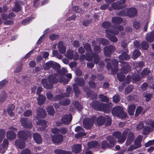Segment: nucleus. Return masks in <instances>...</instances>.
I'll return each mask as SVG.
<instances>
[{
    "label": "nucleus",
    "mask_w": 154,
    "mask_h": 154,
    "mask_svg": "<svg viewBox=\"0 0 154 154\" xmlns=\"http://www.w3.org/2000/svg\"><path fill=\"white\" fill-rule=\"evenodd\" d=\"M67 72V70L65 68H62L61 70L59 71L58 72V75L54 76L53 75H50L48 77V79H43L42 80V83L43 86L46 88L51 89L52 88V84L59 81L60 82H65L63 84L67 83L68 81L66 80L65 78L62 76Z\"/></svg>",
    "instance_id": "1"
},
{
    "label": "nucleus",
    "mask_w": 154,
    "mask_h": 154,
    "mask_svg": "<svg viewBox=\"0 0 154 154\" xmlns=\"http://www.w3.org/2000/svg\"><path fill=\"white\" fill-rule=\"evenodd\" d=\"M128 133H129V136L126 143V144L128 145L130 144L133 141L134 138V136L133 133L130 132L129 130L124 131L122 136H121V133L119 132L114 133L113 135L116 138L118 139V142L120 143H122L124 142L126 139L127 134Z\"/></svg>",
    "instance_id": "2"
},
{
    "label": "nucleus",
    "mask_w": 154,
    "mask_h": 154,
    "mask_svg": "<svg viewBox=\"0 0 154 154\" xmlns=\"http://www.w3.org/2000/svg\"><path fill=\"white\" fill-rule=\"evenodd\" d=\"M18 136L19 139L16 140L15 145L20 149L23 148L25 146V144L22 139L27 141V140L31 138V134L28 132L21 131L19 132Z\"/></svg>",
    "instance_id": "3"
},
{
    "label": "nucleus",
    "mask_w": 154,
    "mask_h": 154,
    "mask_svg": "<svg viewBox=\"0 0 154 154\" xmlns=\"http://www.w3.org/2000/svg\"><path fill=\"white\" fill-rule=\"evenodd\" d=\"M46 115V112L44 109L42 108L38 109L37 111V114L35 119L37 125L43 126L44 127L46 126L47 122L44 120L40 119L45 117Z\"/></svg>",
    "instance_id": "4"
},
{
    "label": "nucleus",
    "mask_w": 154,
    "mask_h": 154,
    "mask_svg": "<svg viewBox=\"0 0 154 154\" xmlns=\"http://www.w3.org/2000/svg\"><path fill=\"white\" fill-rule=\"evenodd\" d=\"M112 115L115 116L124 118L126 116V113L123 112L122 108L120 106L114 108L112 112Z\"/></svg>",
    "instance_id": "5"
},
{
    "label": "nucleus",
    "mask_w": 154,
    "mask_h": 154,
    "mask_svg": "<svg viewBox=\"0 0 154 154\" xmlns=\"http://www.w3.org/2000/svg\"><path fill=\"white\" fill-rule=\"evenodd\" d=\"M97 123L98 125H103L104 122L106 123V125H109L111 121L110 118L107 116L105 117L100 116L97 118L96 120Z\"/></svg>",
    "instance_id": "6"
},
{
    "label": "nucleus",
    "mask_w": 154,
    "mask_h": 154,
    "mask_svg": "<svg viewBox=\"0 0 154 154\" xmlns=\"http://www.w3.org/2000/svg\"><path fill=\"white\" fill-rule=\"evenodd\" d=\"M124 67L121 70V73L117 75V78L120 81H123L125 78V76L123 74H126L130 71V67L129 65H127L126 64L124 65Z\"/></svg>",
    "instance_id": "7"
},
{
    "label": "nucleus",
    "mask_w": 154,
    "mask_h": 154,
    "mask_svg": "<svg viewBox=\"0 0 154 154\" xmlns=\"http://www.w3.org/2000/svg\"><path fill=\"white\" fill-rule=\"evenodd\" d=\"M65 56L69 59L73 58L74 60L78 59L79 57L77 53L74 52L70 49H68L67 50L66 53L65 54Z\"/></svg>",
    "instance_id": "8"
},
{
    "label": "nucleus",
    "mask_w": 154,
    "mask_h": 154,
    "mask_svg": "<svg viewBox=\"0 0 154 154\" xmlns=\"http://www.w3.org/2000/svg\"><path fill=\"white\" fill-rule=\"evenodd\" d=\"M91 54L89 53H87L85 57V59L86 60L90 61L92 59L93 57H94V62L95 63H97L99 60V58L98 55L97 54H92L90 52Z\"/></svg>",
    "instance_id": "9"
},
{
    "label": "nucleus",
    "mask_w": 154,
    "mask_h": 154,
    "mask_svg": "<svg viewBox=\"0 0 154 154\" xmlns=\"http://www.w3.org/2000/svg\"><path fill=\"white\" fill-rule=\"evenodd\" d=\"M14 16V14L13 13H10L9 14L8 17L7 15L6 14H3L2 15V17L3 20L5 21V24L11 25L12 24L13 21L12 20H9L8 19V18L10 19H12L13 17Z\"/></svg>",
    "instance_id": "10"
},
{
    "label": "nucleus",
    "mask_w": 154,
    "mask_h": 154,
    "mask_svg": "<svg viewBox=\"0 0 154 154\" xmlns=\"http://www.w3.org/2000/svg\"><path fill=\"white\" fill-rule=\"evenodd\" d=\"M10 131H8L7 133V137L10 140L15 139L16 137V135L14 131H16V129L13 127L10 128Z\"/></svg>",
    "instance_id": "11"
},
{
    "label": "nucleus",
    "mask_w": 154,
    "mask_h": 154,
    "mask_svg": "<svg viewBox=\"0 0 154 154\" xmlns=\"http://www.w3.org/2000/svg\"><path fill=\"white\" fill-rule=\"evenodd\" d=\"M142 137L140 136H139L136 139L135 141V146L131 145L130 146L129 149L130 150L135 149L140 146V143L141 142Z\"/></svg>",
    "instance_id": "12"
},
{
    "label": "nucleus",
    "mask_w": 154,
    "mask_h": 154,
    "mask_svg": "<svg viewBox=\"0 0 154 154\" xmlns=\"http://www.w3.org/2000/svg\"><path fill=\"white\" fill-rule=\"evenodd\" d=\"M93 123V120L92 119H85L83 122L84 126L86 129H89L91 128Z\"/></svg>",
    "instance_id": "13"
},
{
    "label": "nucleus",
    "mask_w": 154,
    "mask_h": 154,
    "mask_svg": "<svg viewBox=\"0 0 154 154\" xmlns=\"http://www.w3.org/2000/svg\"><path fill=\"white\" fill-rule=\"evenodd\" d=\"M20 122L23 127L25 128H29L32 127V122L26 118H23L21 119Z\"/></svg>",
    "instance_id": "14"
},
{
    "label": "nucleus",
    "mask_w": 154,
    "mask_h": 154,
    "mask_svg": "<svg viewBox=\"0 0 154 154\" xmlns=\"http://www.w3.org/2000/svg\"><path fill=\"white\" fill-rule=\"evenodd\" d=\"M75 131L78 132V133L75 135V137H80L82 136H85L86 135V133L84 132V129L80 126L77 127L75 128Z\"/></svg>",
    "instance_id": "15"
},
{
    "label": "nucleus",
    "mask_w": 154,
    "mask_h": 154,
    "mask_svg": "<svg viewBox=\"0 0 154 154\" xmlns=\"http://www.w3.org/2000/svg\"><path fill=\"white\" fill-rule=\"evenodd\" d=\"M72 119V116L70 114L63 116L61 119V122L63 123L68 125Z\"/></svg>",
    "instance_id": "16"
},
{
    "label": "nucleus",
    "mask_w": 154,
    "mask_h": 154,
    "mask_svg": "<svg viewBox=\"0 0 154 154\" xmlns=\"http://www.w3.org/2000/svg\"><path fill=\"white\" fill-rule=\"evenodd\" d=\"M102 26L103 28L107 29L105 30V31H106V30H108L109 33H112V34H116L118 33V32L117 30H115V31L114 30L111 31L108 29L110 27V24L108 22H104L102 24Z\"/></svg>",
    "instance_id": "17"
},
{
    "label": "nucleus",
    "mask_w": 154,
    "mask_h": 154,
    "mask_svg": "<svg viewBox=\"0 0 154 154\" xmlns=\"http://www.w3.org/2000/svg\"><path fill=\"white\" fill-rule=\"evenodd\" d=\"M8 143V140L7 139H5L4 140L3 145L0 146V152L1 153H3L5 152L7 149Z\"/></svg>",
    "instance_id": "18"
},
{
    "label": "nucleus",
    "mask_w": 154,
    "mask_h": 154,
    "mask_svg": "<svg viewBox=\"0 0 154 154\" xmlns=\"http://www.w3.org/2000/svg\"><path fill=\"white\" fill-rule=\"evenodd\" d=\"M104 54L106 56H109L111 52L115 50L113 46H111L109 47H106L104 49Z\"/></svg>",
    "instance_id": "19"
},
{
    "label": "nucleus",
    "mask_w": 154,
    "mask_h": 154,
    "mask_svg": "<svg viewBox=\"0 0 154 154\" xmlns=\"http://www.w3.org/2000/svg\"><path fill=\"white\" fill-rule=\"evenodd\" d=\"M63 137L62 135L59 134L55 136L52 137L53 142L58 143L62 141L63 140Z\"/></svg>",
    "instance_id": "20"
},
{
    "label": "nucleus",
    "mask_w": 154,
    "mask_h": 154,
    "mask_svg": "<svg viewBox=\"0 0 154 154\" xmlns=\"http://www.w3.org/2000/svg\"><path fill=\"white\" fill-rule=\"evenodd\" d=\"M57 97L58 99H61L59 101L60 103L64 106H66L68 105L70 103V100L68 99L63 98H61V97L60 96H57Z\"/></svg>",
    "instance_id": "21"
},
{
    "label": "nucleus",
    "mask_w": 154,
    "mask_h": 154,
    "mask_svg": "<svg viewBox=\"0 0 154 154\" xmlns=\"http://www.w3.org/2000/svg\"><path fill=\"white\" fill-rule=\"evenodd\" d=\"M127 14L130 17H133L137 14V10L134 8H131L128 10Z\"/></svg>",
    "instance_id": "22"
},
{
    "label": "nucleus",
    "mask_w": 154,
    "mask_h": 154,
    "mask_svg": "<svg viewBox=\"0 0 154 154\" xmlns=\"http://www.w3.org/2000/svg\"><path fill=\"white\" fill-rule=\"evenodd\" d=\"M106 36L109 38V39L112 41L114 42H116L117 41V38L116 36L113 35H110V33H109V30H106Z\"/></svg>",
    "instance_id": "23"
},
{
    "label": "nucleus",
    "mask_w": 154,
    "mask_h": 154,
    "mask_svg": "<svg viewBox=\"0 0 154 154\" xmlns=\"http://www.w3.org/2000/svg\"><path fill=\"white\" fill-rule=\"evenodd\" d=\"M125 53H123L122 55H120L119 56V58L120 60H127L130 58V56L129 55L127 54L126 52L128 51V50L127 49H125Z\"/></svg>",
    "instance_id": "24"
},
{
    "label": "nucleus",
    "mask_w": 154,
    "mask_h": 154,
    "mask_svg": "<svg viewBox=\"0 0 154 154\" xmlns=\"http://www.w3.org/2000/svg\"><path fill=\"white\" fill-rule=\"evenodd\" d=\"M58 48L60 53L63 54L66 51L65 46L64 45L62 42H60L58 44Z\"/></svg>",
    "instance_id": "25"
},
{
    "label": "nucleus",
    "mask_w": 154,
    "mask_h": 154,
    "mask_svg": "<svg viewBox=\"0 0 154 154\" xmlns=\"http://www.w3.org/2000/svg\"><path fill=\"white\" fill-rule=\"evenodd\" d=\"M125 0H120L119 2H117V3H118V4L116 3H113L112 4V8L115 9H121L122 8L120 5L122 3H125Z\"/></svg>",
    "instance_id": "26"
},
{
    "label": "nucleus",
    "mask_w": 154,
    "mask_h": 154,
    "mask_svg": "<svg viewBox=\"0 0 154 154\" xmlns=\"http://www.w3.org/2000/svg\"><path fill=\"white\" fill-rule=\"evenodd\" d=\"M33 139L35 142L38 143H40L42 141L41 136L37 133H35L33 136Z\"/></svg>",
    "instance_id": "27"
},
{
    "label": "nucleus",
    "mask_w": 154,
    "mask_h": 154,
    "mask_svg": "<svg viewBox=\"0 0 154 154\" xmlns=\"http://www.w3.org/2000/svg\"><path fill=\"white\" fill-rule=\"evenodd\" d=\"M135 108V106L134 105H131L128 106V112L130 115H132L134 114Z\"/></svg>",
    "instance_id": "28"
},
{
    "label": "nucleus",
    "mask_w": 154,
    "mask_h": 154,
    "mask_svg": "<svg viewBox=\"0 0 154 154\" xmlns=\"http://www.w3.org/2000/svg\"><path fill=\"white\" fill-rule=\"evenodd\" d=\"M46 97L45 96L39 95L37 98V101L38 104L41 105L45 101Z\"/></svg>",
    "instance_id": "29"
},
{
    "label": "nucleus",
    "mask_w": 154,
    "mask_h": 154,
    "mask_svg": "<svg viewBox=\"0 0 154 154\" xmlns=\"http://www.w3.org/2000/svg\"><path fill=\"white\" fill-rule=\"evenodd\" d=\"M81 149V145L80 144L75 145L72 148L73 152L75 153H78Z\"/></svg>",
    "instance_id": "30"
},
{
    "label": "nucleus",
    "mask_w": 154,
    "mask_h": 154,
    "mask_svg": "<svg viewBox=\"0 0 154 154\" xmlns=\"http://www.w3.org/2000/svg\"><path fill=\"white\" fill-rule=\"evenodd\" d=\"M146 40L149 42H151L154 41V34H147L146 37Z\"/></svg>",
    "instance_id": "31"
},
{
    "label": "nucleus",
    "mask_w": 154,
    "mask_h": 154,
    "mask_svg": "<svg viewBox=\"0 0 154 154\" xmlns=\"http://www.w3.org/2000/svg\"><path fill=\"white\" fill-rule=\"evenodd\" d=\"M15 106L14 105L11 104L8 107V112L9 115L11 116H12L14 115V113L12 111L14 110Z\"/></svg>",
    "instance_id": "32"
},
{
    "label": "nucleus",
    "mask_w": 154,
    "mask_h": 154,
    "mask_svg": "<svg viewBox=\"0 0 154 154\" xmlns=\"http://www.w3.org/2000/svg\"><path fill=\"white\" fill-rule=\"evenodd\" d=\"M47 111L48 114L53 116L54 113V110L53 106H48L46 109Z\"/></svg>",
    "instance_id": "33"
},
{
    "label": "nucleus",
    "mask_w": 154,
    "mask_h": 154,
    "mask_svg": "<svg viewBox=\"0 0 154 154\" xmlns=\"http://www.w3.org/2000/svg\"><path fill=\"white\" fill-rule=\"evenodd\" d=\"M54 152L56 154H71V153L70 152H66L60 149L55 150Z\"/></svg>",
    "instance_id": "34"
},
{
    "label": "nucleus",
    "mask_w": 154,
    "mask_h": 154,
    "mask_svg": "<svg viewBox=\"0 0 154 154\" xmlns=\"http://www.w3.org/2000/svg\"><path fill=\"white\" fill-rule=\"evenodd\" d=\"M122 21V19L120 17H114L112 19V22L115 24L121 23Z\"/></svg>",
    "instance_id": "35"
},
{
    "label": "nucleus",
    "mask_w": 154,
    "mask_h": 154,
    "mask_svg": "<svg viewBox=\"0 0 154 154\" xmlns=\"http://www.w3.org/2000/svg\"><path fill=\"white\" fill-rule=\"evenodd\" d=\"M107 139L111 145V147L113 146L115 144L116 142L112 137L110 136H108L107 137Z\"/></svg>",
    "instance_id": "36"
},
{
    "label": "nucleus",
    "mask_w": 154,
    "mask_h": 154,
    "mask_svg": "<svg viewBox=\"0 0 154 154\" xmlns=\"http://www.w3.org/2000/svg\"><path fill=\"white\" fill-rule=\"evenodd\" d=\"M54 63L52 61H50L45 63L44 66V68L45 69H50V67H52Z\"/></svg>",
    "instance_id": "37"
},
{
    "label": "nucleus",
    "mask_w": 154,
    "mask_h": 154,
    "mask_svg": "<svg viewBox=\"0 0 154 154\" xmlns=\"http://www.w3.org/2000/svg\"><path fill=\"white\" fill-rule=\"evenodd\" d=\"M92 45L94 47V49L95 51L97 53L100 52V48L98 45H96V42L94 41H93L92 42Z\"/></svg>",
    "instance_id": "38"
},
{
    "label": "nucleus",
    "mask_w": 154,
    "mask_h": 154,
    "mask_svg": "<svg viewBox=\"0 0 154 154\" xmlns=\"http://www.w3.org/2000/svg\"><path fill=\"white\" fill-rule=\"evenodd\" d=\"M7 97L6 94L4 91L2 92L0 94V100L1 101H3L5 100Z\"/></svg>",
    "instance_id": "39"
},
{
    "label": "nucleus",
    "mask_w": 154,
    "mask_h": 154,
    "mask_svg": "<svg viewBox=\"0 0 154 154\" xmlns=\"http://www.w3.org/2000/svg\"><path fill=\"white\" fill-rule=\"evenodd\" d=\"M97 144V143L96 141H91L88 144V147L89 148H92L96 146Z\"/></svg>",
    "instance_id": "40"
},
{
    "label": "nucleus",
    "mask_w": 154,
    "mask_h": 154,
    "mask_svg": "<svg viewBox=\"0 0 154 154\" xmlns=\"http://www.w3.org/2000/svg\"><path fill=\"white\" fill-rule=\"evenodd\" d=\"M140 54L139 51L136 50L134 51L133 54L132 56V57L134 59H135L137 58Z\"/></svg>",
    "instance_id": "41"
},
{
    "label": "nucleus",
    "mask_w": 154,
    "mask_h": 154,
    "mask_svg": "<svg viewBox=\"0 0 154 154\" xmlns=\"http://www.w3.org/2000/svg\"><path fill=\"white\" fill-rule=\"evenodd\" d=\"M98 42L103 45L108 44V41L107 40L103 38L99 39L98 40Z\"/></svg>",
    "instance_id": "42"
},
{
    "label": "nucleus",
    "mask_w": 154,
    "mask_h": 154,
    "mask_svg": "<svg viewBox=\"0 0 154 154\" xmlns=\"http://www.w3.org/2000/svg\"><path fill=\"white\" fill-rule=\"evenodd\" d=\"M150 72V71L148 69H145L142 72V75L143 77L146 75Z\"/></svg>",
    "instance_id": "43"
},
{
    "label": "nucleus",
    "mask_w": 154,
    "mask_h": 154,
    "mask_svg": "<svg viewBox=\"0 0 154 154\" xmlns=\"http://www.w3.org/2000/svg\"><path fill=\"white\" fill-rule=\"evenodd\" d=\"M133 86L132 85H131L130 86H128L127 87L126 89L125 90V93L126 94H128L132 91V90L133 89Z\"/></svg>",
    "instance_id": "44"
},
{
    "label": "nucleus",
    "mask_w": 154,
    "mask_h": 154,
    "mask_svg": "<svg viewBox=\"0 0 154 154\" xmlns=\"http://www.w3.org/2000/svg\"><path fill=\"white\" fill-rule=\"evenodd\" d=\"M146 125H149L152 127L154 128V122L153 121L150 120H147L146 121Z\"/></svg>",
    "instance_id": "45"
},
{
    "label": "nucleus",
    "mask_w": 154,
    "mask_h": 154,
    "mask_svg": "<svg viewBox=\"0 0 154 154\" xmlns=\"http://www.w3.org/2000/svg\"><path fill=\"white\" fill-rule=\"evenodd\" d=\"M5 131L3 130H0V142L2 140L5 135Z\"/></svg>",
    "instance_id": "46"
},
{
    "label": "nucleus",
    "mask_w": 154,
    "mask_h": 154,
    "mask_svg": "<svg viewBox=\"0 0 154 154\" xmlns=\"http://www.w3.org/2000/svg\"><path fill=\"white\" fill-rule=\"evenodd\" d=\"M100 98L101 99L102 101L107 102L108 101V98L106 97L103 96L102 94L100 95L99 96Z\"/></svg>",
    "instance_id": "47"
},
{
    "label": "nucleus",
    "mask_w": 154,
    "mask_h": 154,
    "mask_svg": "<svg viewBox=\"0 0 154 154\" xmlns=\"http://www.w3.org/2000/svg\"><path fill=\"white\" fill-rule=\"evenodd\" d=\"M59 37V36L58 35L54 34H51L50 36V39L52 40H55Z\"/></svg>",
    "instance_id": "48"
},
{
    "label": "nucleus",
    "mask_w": 154,
    "mask_h": 154,
    "mask_svg": "<svg viewBox=\"0 0 154 154\" xmlns=\"http://www.w3.org/2000/svg\"><path fill=\"white\" fill-rule=\"evenodd\" d=\"M152 130L151 128L149 126H146L145 127L143 131L145 134H146L148 132Z\"/></svg>",
    "instance_id": "49"
},
{
    "label": "nucleus",
    "mask_w": 154,
    "mask_h": 154,
    "mask_svg": "<svg viewBox=\"0 0 154 154\" xmlns=\"http://www.w3.org/2000/svg\"><path fill=\"white\" fill-rule=\"evenodd\" d=\"M148 44L146 42H143L142 44V48L143 50H146L148 48Z\"/></svg>",
    "instance_id": "50"
},
{
    "label": "nucleus",
    "mask_w": 154,
    "mask_h": 154,
    "mask_svg": "<svg viewBox=\"0 0 154 154\" xmlns=\"http://www.w3.org/2000/svg\"><path fill=\"white\" fill-rule=\"evenodd\" d=\"M32 19L31 17H29L22 21V23L23 25H25L28 23L29 21Z\"/></svg>",
    "instance_id": "51"
},
{
    "label": "nucleus",
    "mask_w": 154,
    "mask_h": 154,
    "mask_svg": "<svg viewBox=\"0 0 154 154\" xmlns=\"http://www.w3.org/2000/svg\"><path fill=\"white\" fill-rule=\"evenodd\" d=\"M113 102L116 103H117L119 102L120 97L118 95H116L113 97Z\"/></svg>",
    "instance_id": "52"
},
{
    "label": "nucleus",
    "mask_w": 154,
    "mask_h": 154,
    "mask_svg": "<svg viewBox=\"0 0 154 154\" xmlns=\"http://www.w3.org/2000/svg\"><path fill=\"white\" fill-rule=\"evenodd\" d=\"M59 129V133H60L62 134H66L67 132V129L65 128H60Z\"/></svg>",
    "instance_id": "53"
},
{
    "label": "nucleus",
    "mask_w": 154,
    "mask_h": 154,
    "mask_svg": "<svg viewBox=\"0 0 154 154\" xmlns=\"http://www.w3.org/2000/svg\"><path fill=\"white\" fill-rule=\"evenodd\" d=\"M75 106L78 110H81L82 107L81 105L79 103L78 101H75Z\"/></svg>",
    "instance_id": "54"
},
{
    "label": "nucleus",
    "mask_w": 154,
    "mask_h": 154,
    "mask_svg": "<svg viewBox=\"0 0 154 154\" xmlns=\"http://www.w3.org/2000/svg\"><path fill=\"white\" fill-rule=\"evenodd\" d=\"M143 110V108L141 106L137 107L136 110L135 115H138L140 114Z\"/></svg>",
    "instance_id": "55"
},
{
    "label": "nucleus",
    "mask_w": 154,
    "mask_h": 154,
    "mask_svg": "<svg viewBox=\"0 0 154 154\" xmlns=\"http://www.w3.org/2000/svg\"><path fill=\"white\" fill-rule=\"evenodd\" d=\"M84 47L88 51H90L91 50V48L90 45L88 43H86L84 45Z\"/></svg>",
    "instance_id": "56"
},
{
    "label": "nucleus",
    "mask_w": 154,
    "mask_h": 154,
    "mask_svg": "<svg viewBox=\"0 0 154 154\" xmlns=\"http://www.w3.org/2000/svg\"><path fill=\"white\" fill-rule=\"evenodd\" d=\"M112 63L114 65V67L115 68V70H116L117 69V66L118 64V61L115 59L113 60L112 61Z\"/></svg>",
    "instance_id": "57"
},
{
    "label": "nucleus",
    "mask_w": 154,
    "mask_h": 154,
    "mask_svg": "<svg viewBox=\"0 0 154 154\" xmlns=\"http://www.w3.org/2000/svg\"><path fill=\"white\" fill-rule=\"evenodd\" d=\"M32 114V112L29 110H28L24 113V115L25 116L28 117L31 115Z\"/></svg>",
    "instance_id": "58"
},
{
    "label": "nucleus",
    "mask_w": 154,
    "mask_h": 154,
    "mask_svg": "<svg viewBox=\"0 0 154 154\" xmlns=\"http://www.w3.org/2000/svg\"><path fill=\"white\" fill-rule=\"evenodd\" d=\"M102 148L105 149L107 147H110L107 144V142L106 141H103L102 144Z\"/></svg>",
    "instance_id": "59"
},
{
    "label": "nucleus",
    "mask_w": 154,
    "mask_h": 154,
    "mask_svg": "<svg viewBox=\"0 0 154 154\" xmlns=\"http://www.w3.org/2000/svg\"><path fill=\"white\" fill-rule=\"evenodd\" d=\"M30 152L29 149H26L23 150L20 154H30Z\"/></svg>",
    "instance_id": "60"
},
{
    "label": "nucleus",
    "mask_w": 154,
    "mask_h": 154,
    "mask_svg": "<svg viewBox=\"0 0 154 154\" xmlns=\"http://www.w3.org/2000/svg\"><path fill=\"white\" fill-rule=\"evenodd\" d=\"M140 24L137 22H134L133 23V27L136 29L139 28Z\"/></svg>",
    "instance_id": "61"
},
{
    "label": "nucleus",
    "mask_w": 154,
    "mask_h": 154,
    "mask_svg": "<svg viewBox=\"0 0 154 154\" xmlns=\"http://www.w3.org/2000/svg\"><path fill=\"white\" fill-rule=\"evenodd\" d=\"M48 98L50 100H51L53 98V96L52 94L50 92H47L46 94Z\"/></svg>",
    "instance_id": "62"
},
{
    "label": "nucleus",
    "mask_w": 154,
    "mask_h": 154,
    "mask_svg": "<svg viewBox=\"0 0 154 154\" xmlns=\"http://www.w3.org/2000/svg\"><path fill=\"white\" fill-rule=\"evenodd\" d=\"M112 106V103H109L108 104V105H106V106H104L103 109H109Z\"/></svg>",
    "instance_id": "63"
},
{
    "label": "nucleus",
    "mask_w": 154,
    "mask_h": 154,
    "mask_svg": "<svg viewBox=\"0 0 154 154\" xmlns=\"http://www.w3.org/2000/svg\"><path fill=\"white\" fill-rule=\"evenodd\" d=\"M73 10L77 12H80L81 11V10L77 6H74L73 8Z\"/></svg>",
    "instance_id": "64"
}]
</instances>
